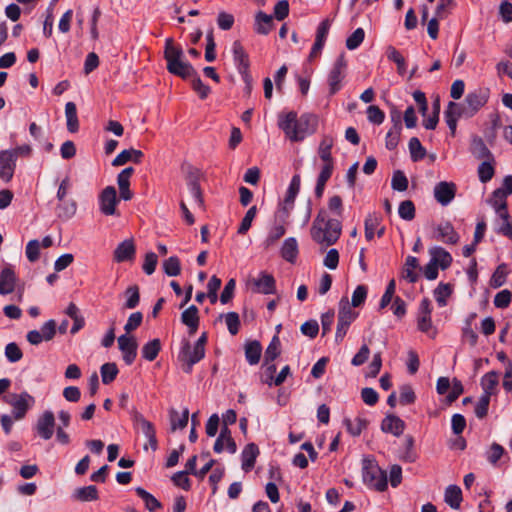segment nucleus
<instances>
[{"label": "nucleus", "mask_w": 512, "mask_h": 512, "mask_svg": "<svg viewBox=\"0 0 512 512\" xmlns=\"http://www.w3.org/2000/svg\"><path fill=\"white\" fill-rule=\"evenodd\" d=\"M136 494L144 501L145 507L150 512H155L156 510L162 507L161 503L149 492H147L142 487H137L135 489Z\"/></svg>", "instance_id": "49530a36"}, {"label": "nucleus", "mask_w": 512, "mask_h": 512, "mask_svg": "<svg viewBox=\"0 0 512 512\" xmlns=\"http://www.w3.org/2000/svg\"><path fill=\"white\" fill-rule=\"evenodd\" d=\"M163 270L166 275L174 277L181 272L180 260L176 256H171L163 262Z\"/></svg>", "instance_id": "3c124183"}, {"label": "nucleus", "mask_w": 512, "mask_h": 512, "mask_svg": "<svg viewBox=\"0 0 512 512\" xmlns=\"http://www.w3.org/2000/svg\"><path fill=\"white\" fill-rule=\"evenodd\" d=\"M341 231V222L338 219L329 218L328 212L321 209L312 223L310 234L316 243L328 247L338 241Z\"/></svg>", "instance_id": "7ed1b4c3"}, {"label": "nucleus", "mask_w": 512, "mask_h": 512, "mask_svg": "<svg viewBox=\"0 0 512 512\" xmlns=\"http://www.w3.org/2000/svg\"><path fill=\"white\" fill-rule=\"evenodd\" d=\"M362 479L363 482L371 489L379 492H383L387 489V473L382 470L373 459H363Z\"/></svg>", "instance_id": "20e7f679"}, {"label": "nucleus", "mask_w": 512, "mask_h": 512, "mask_svg": "<svg viewBox=\"0 0 512 512\" xmlns=\"http://www.w3.org/2000/svg\"><path fill=\"white\" fill-rule=\"evenodd\" d=\"M256 213H257L256 206H252L248 209V211L246 212V214H245L244 218L242 219L241 224L238 228V234L244 235L248 232V230L251 227L252 221L256 216Z\"/></svg>", "instance_id": "052dcab7"}, {"label": "nucleus", "mask_w": 512, "mask_h": 512, "mask_svg": "<svg viewBox=\"0 0 512 512\" xmlns=\"http://www.w3.org/2000/svg\"><path fill=\"white\" fill-rule=\"evenodd\" d=\"M205 356V352H198L197 347L191 348L190 343L185 341L182 345L179 353V360L183 362V371L185 373H191L193 366L202 360Z\"/></svg>", "instance_id": "9d476101"}, {"label": "nucleus", "mask_w": 512, "mask_h": 512, "mask_svg": "<svg viewBox=\"0 0 512 512\" xmlns=\"http://www.w3.org/2000/svg\"><path fill=\"white\" fill-rule=\"evenodd\" d=\"M489 96L490 91L488 88H478L469 92L463 102L467 110V117L474 116L488 102Z\"/></svg>", "instance_id": "6e6552de"}, {"label": "nucleus", "mask_w": 512, "mask_h": 512, "mask_svg": "<svg viewBox=\"0 0 512 512\" xmlns=\"http://www.w3.org/2000/svg\"><path fill=\"white\" fill-rule=\"evenodd\" d=\"M472 153L478 159H485L491 156L489 149L486 147L485 143L481 138H475L472 142Z\"/></svg>", "instance_id": "680f3d73"}, {"label": "nucleus", "mask_w": 512, "mask_h": 512, "mask_svg": "<svg viewBox=\"0 0 512 512\" xmlns=\"http://www.w3.org/2000/svg\"><path fill=\"white\" fill-rule=\"evenodd\" d=\"M456 190L453 182L441 181L434 187V197L438 203L447 206L455 198Z\"/></svg>", "instance_id": "f3484780"}, {"label": "nucleus", "mask_w": 512, "mask_h": 512, "mask_svg": "<svg viewBox=\"0 0 512 512\" xmlns=\"http://www.w3.org/2000/svg\"><path fill=\"white\" fill-rule=\"evenodd\" d=\"M254 290L262 294L275 293V279L272 275L262 272L252 280Z\"/></svg>", "instance_id": "412c9836"}, {"label": "nucleus", "mask_w": 512, "mask_h": 512, "mask_svg": "<svg viewBox=\"0 0 512 512\" xmlns=\"http://www.w3.org/2000/svg\"><path fill=\"white\" fill-rule=\"evenodd\" d=\"M55 429V417L52 411H44L38 418L35 430L40 438L49 440L52 438Z\"/></svg>", "instance_id": "ddd939ff"}, {"label": "nucleus", "mask_w": 512, "mask_h": 512, "mask_svg": "<svg viewBox=\"0 0 512 512\" xmlns=\"http://www.w3.org/2000/svg\"><path fill=\"white\" fill-rule=\"evenodd\" d=\"M65 116L67 120V129L71 133H75L79 129V121L77 117V108L75 103L67 102L65 105Z\"/></svg>", "instance_id": "4c0bfd02"}, {"label": "nucleus", "mask_w": 512, "mask_h": 512, "mask_svg": "<svg viewBox=\"0 0 512 512\" xmlns=\"http://www.w3.org/2000/svg\"><path fill=\"white\" fill-rule=\"evenodd\" d=\"M77 211V203L75 200H63L56 207L57 216L62 220L71 219Z\"/></svg>", "instance_id": "c9c22d12"}, {"label": "nucleus", "mask_w": 512, "mask_h": 512, "mask_svg": "<svg viewBox=\"0 0 512 512\" xmlns=\"http://www.w3.org/2000/svg\"><path fill=\"white\" fill-rule=\"evenodd\" d=\"M15 153L13 151L2 150L0 152V179L9 182L16 168Z\"/></svg>", "instance_id": "dca6fc26"}, {"label": "nucleus", "mask_w": 512, "mask_h": 512, "mask_svg": "<svg viewBox=\"0 0 512 512\" xmlns=\"http://www.w3.org/2000/svg\"><path fill=\"white\" fill-rule=\"evenodd\" d=\"M347 61L344 53L340 54L328 74V85L330 95L336 94L341 89V82L345 77Z\"/></svg>", "instance_id": "0eeeda50"}, {"label": "nucleus", "mask_w": 512, "mask_h": 512, "mask_svg": "<svg viewBox=\"0 0 512 512\" xmlns=\"http://www.w3.org/2000/svg\"><path fill=\"white\" fill-rule=\"evenodd\" d=\"M380 225V218L375 213L369 214L364 222L365 226V237L368 241H371L374 238L375 230Z\"/></svg>", "instance_id": "8fccbe9b"}, {"label": "nucleus", "mask_w": 512, "mask_h": 512, "mask_svg": "<svg viewBox=\"0 0 512 512\" xmlns=\"http://www.w3.org/2000/svg\"><path fill=\"white\" fill-rule=\"evenodd\" d=\"M381 429L383 432L391 433L398 437L403 433L405 423L396 415H387L381 423Z\"/></svg>", "instance_id": "393cba45"}, {"label": "nucleus", "mask_w": 512, "mask_h": 512, "mask_svg": "<svg viewBox=\"0 0 512 512\" xmlns=\"http://www.w3.org/2000/svg\"><path fill=\"white\" fill-rule=\"evenodd\" d=\"M507 196L503 192V188H497L493 191L491 197L488 200V203L495 209L504 208L507 205L506 203Z\"/></svg>", "instance_id": "e2e57ef3"}, {"label": "nucleus", "mask_w": 512, "mask_h": 512, "mask_svg": "<svg viewBox=\"0 0 512 512\" xmlns=\"http://www.w3.org/2000/svg\"><path fill=\"white\" fill-rule=\"evenodd\" d=\"M282 257L288 262H294L298 255V244L295 238H287L281 248Z\"/></svg>", "instance_id": "ea45409f"}, {"label": "nucleus", "mask_w": 512, "mask_h": 512, "mask_svg": "<svg viewBox=\"0 0 512 512\" xmlns=\"http://www.w3.org/2000/svg\"><path fill=\"white\" fill-rule=\"evenodd\" d=\"M387 58L397 65V72L399 75H404L407 70L405 58L401 53L393 46H388L386 50Z\"/></svg>", "instance_id": "79ce46f5"}, {"label": "nucleus", "mask_w": 512, "mask_h": 512, "mask_svg": "<svg viewBox=\"0 0 512 512\" xmlns=\"http://www.w3.org/2000/svg\"><path fill=\"white\" fill-rule=\"evenodd\" d=\"M445 502L453 509H458L462 502V491L457 485H449L444 494Z\"/></svg>", "instance_id": "f704fd0d"}, {"label": "nucleus", "mask_w": 512, "mask_h": 512, "mask_svg": "<svg viewBox=\"0 0 512 512\" xmlns=\"http://www.w3.org/2000/svg\"><path fill=\"white\" fill-rule=\"evenodd\" d=\"M466 112L464 103L449 102L444 114L452 135L455 134L458 119L462 117L468 118Z\"/></svg>", "instance_id": "2eb2a0df"}, {"label": "nucleus", "mask_w": 512, "mask_h": 512, "mask_svg": "<svg viewBox=\"0 0 512 512\" xmlns=\"http://www.w3.org/2000/svg\"><path fill=\"white\" fill-rule=\"evenodd\" d=\"M102 382L104 384L111 383L118 374V368L115 363H105L100 368Z\"/></svg>", "instance_id": "864d4df0"}, {"label": "nucleus", "mask_w": 512, "mask_h": 512, "mask_svg": "<svg viewBox=\"0 0 512 512\" xmlns=\"http://www.w3.org/2000/svg\"><path fill=\"white\" fill-rule=\"evenodd\" d=\"M365 37V32L362 28H357L346 40V47L349 50H354L360 46Z\"/></svg>", "instance_id": "69168bd1"}, {"label": "nucleus", "mask_w": 512, "mask_h": 512, "mask_svg": "<svg viewBox=\"0 0 512 512\" xmlns=\"http://www.w3.org/2000/svg\"><path fill=\"white\" fill-rule=\"evenodd\" d=\"M300 183V176L298 174L294 175L287 189L282 207L279 209L277 213V216L279 217L282 223H284L290 215V212L294 205L295 198L300 190Z\"/></svg>", "instance_id": "1a4fd4ad"}, {"label": "nucleus", "mask_w": 512, "mask_h": 512, "mask_svg": "<svg viewBox=\"0 0 512 512\" xmlns=\"http://www.w3.org/2000/svg\"><path fill=\"white\" fill-rule=\"evenodd\" d=\"M161 350V343L159 339H153L143 345L141 349L142 356L147 361H153L157 358Z\"/></svg>", "instance_id": "a18cd8bd"}, {"label": "nucleus", "mask_w": 512, "mask_h": 512, "mask_svg": "<svg viewBox=\"0 0 512 512\" xmlns=\"http://www.w3.org/2000/svg\"><path fill=\"white\" fill-rule=\"evenodd\" d=\"M280 340L278 336H274L265 351V362L274 361L280 354Z\"/></svg>", "instance_id": "13d9d810"}, {"label": "nucleus", "mask_w": 512, "mask_h": 512, "mask_svg": "<svg viewBox=\"0 0 512 512\" xmlns=\"http://www.w3.org/2000/svg\"><path fill=\"white\" fill-rule=\"evenodd\" d=\"M344 423L352 436H359L368 426V421L361 417H357L354 420L345 419Z\"/></svg>", "instance_id": "de8ad7c7"}, {"label": "nucleus", "mask_w": 512, "mask_h": 512, "mask_svg": "<svg viewBox=\"0 0 512 512\" xmlns=\"http://www.w3.org/2000/svg\"><path fill=\"white\" fill-rule=\"evenodd\" d=\"M399 216L406 221H411L415 217V206L411 200L402 201L398 208Z\"/></svg>", "instance_id": "4d7b16f0"}, {"label": "nucleus", "mask_w": 512, "mask_h": 512, "mask_svg": "<svg viewBox=\"0 0 512 512\" xmlns=\"http://www.w3.org/2000/svg\"><path fill=\"white\" fill-rule=\"evenodd\" d=\"M187 186H188L190 194L192 195L195 203L198 206H202V204H203L202 192H201L197 177L194 174H190L189 177L187 178Z\"/></svg>", "instance_id": "09e8293b"}, {"label": "nucleus", "mask_w": 512, "mask_h": 512, "mask_svg": "<svg viewBox=\"0 0 512 512\" xmlns=\"http://www.w3.org/2000/svg\"><path fill=\"white\" fill-rule=\"evenodd\" d=\"M431 313V301L428 298L422 299L419 305L417 320V326L420 331L428 332L429 329L432 327Z\"/></svg>", "instance_id": "a211bd4d"}, {"label": "nucleus", "mask_w": 512, "mask_h": 512, "mask_svg": "<svg viewBox=\"0 0 512 512\" xmlns=\"http://www.w3.org/2000/svg\"><path fill=\"white\" fill-rule=\"evenodd\" d=\"M358 316V313L353 311L347 297H343L339 302L338 319L352 323Z\"/></svg>", "instance_id": "37998d69"}, {"label": "nucleus", "mask_w": 512, "mask_h": 512, "mask_svg": "<svg viewBox=\"0 0 512 512\" xmlns=\"http://www.w3.org/2000/svg\"><path fill=\"white\" fill-rule=\"evenodd\" d=\"M401 133V125L399 121L394 125V127L387 133L386 135V148L389 150H393L397 147L400 139Z\"/></svg>", "instance_id": "6e6d98bb"}, {"label": "nucleus", "mask_w": 512, "mask_h": 512, "mask_svg": "<svg viewBox=\"0 0 512 512\" xmlns=\"http://www.w3.org/2000/svg\"><path fill=\"white\" fill-rule=\"evenodd\" d=\"M258 455H259V449L256 444L249 443L244 447L242 454H241V458H242V469L245 472L250 471L254 467L255 461H256V458Z\"/></svg>", "instance_id": "bb28decb"}, {"label": "nucleus", "mask_w": 512, "mask_h": 512, "mask_svg": "<svg viewBox=\"0 0 512 512\" xmlns=\"http://www.w3.org/2000/svg\"><path fill=\"white\" fill-rule=\"evenodd\" d=\"M126 302L124 307L127 309H134L140 301L139 288L136 285L130 286L125 291Z\"/></svg>", "instance_id": "5fc2aeb1"}, {"label": "nucleus", "mask_w": 512, "mask_h": 512, "mask_svg": "<svg viewBox=\"0 0 512 512\" xmlns=\"http://www.w3.org/2000/svg\"><path fill=\"white\" fill-rule=\"evenodd\" d=\"M436 239L446 244H456L459 241V235L450 222H444L436 228Z\"/></svg>", "instance_id": "4be33fe9"}, {"label": "nucleus", "mask_w": 512, "mask_h": 512, "mask_svg": "<svg viewBox=\"0 0 512 512\" xmlns=\"http://www.w3.org/2000/svg\"><path fill=\"white\" fill-rule=\"evenodd\" d=\"M499 383L498 373L491 371L486 373L481 379V386L483 389L482 395H487L488 398L495 393L496 387Z\"/></svg>", "instance_id": "72a5a7b5"}, {"label": "nucleus", "mask_w": 512, "mask_h": 512, "mask_svg": "<svg viewBox=\"0 0 512 512\" xmlns=\"http://www.w3.org/2000/svg\"><path fill=\"white\" fill-rule=\"evenodd\" d=\"M273 27V18L262 11L255 16L254 30L261 35H267Z\"/></svg>", "instance_id": "2f4dec72"}, {"label": "nucleus", "mask_w": 512, "mask_h": 512, "mask_svg": "<svg viewBox=\"0 0 512 512\" xmlns=\"http://www.w3.org/2000/svg\"><path fill=\"white\" fill-rule=\"evenodd\" d=\"M72 497L81 502L96 501L99 498L96 486L89 485L74 490Z\"/></svg>", "instance_id": "473e14b6"}, {"label": "nucleus", "mask_w": 512, "mask_h": 512, "mask_svg": "<svg viewBox=\"0 0 512 512\" xmlns=\"http://www.w3.org/2000/svg\"><path fill=\"white\" fill-rule=\"evenodd\" d=\"M164 59L169 73L182 79L192 78V88L199 97L201 99L208 97L210 87L202 82L194 67L184 60V52L180 46L175 45L173 38L165 40Z\"/></svg>", "instance_id": "f257e3e1"}, {"label": "nucleus", "mask_w": 512, "mask_h": 512, "mask_svg": "<svg viewBox=\"0 0 512 512\" xmlns=\"http://www.w3.org/2000/svg\"><path fill=\"white\" fill-rule=\"evenodd\" d=\"M409 150L411 154V159L413 161L422 160L426 155L425 148L422 146L421 142L416 137L410 139Z\"/></svg>", "instance_id": "603ef678"}, {"label": "nucleus", "mask_w": 512, "mask_h": 512, "mask_svg": "<svg viewBox=\"0 0 512 512\" xmlns=\"http://www.w3.org/2000/svg\"><path fill=\"white\" fill-rule=\"evenodd\" d=\"M233 60L237 67L238 72L242 75V78L246 84V90L249 93L252 87V77L249 74V57L246 53L241 42L236 40L232 44Z\"/></svg>", "instance_id": "39448f33"}, {"label": "nucleus", "mask_w": 512, "mask_h": 512, "mask_svg": "<svg viewBox=\"0 0 512 512\" xmlns=\"http://www.w3.org/2000/svg\"><path fill=\"white\" fill-rule=\"evenodd\" d=\"M391 186L394 190L403 192L406 191L408 188V179L405 176V174L397 170L393 173L392 180H391Z\"/></svg>", "instance_id": "bf43d9fd"}, {"label": "nucleus", "mask_w": 512, "mask_h": 512, "mask_svg": "<svg viewBox=\"0 0 512 512\" xmlns=\"http://www.w3.org/2000/svg\"><path fill=\"white\" fill-rule=\"evenodd\" d=\"M223 441L226 442V449L229 453L234 454L237 450V446L233 438L231 437V432L228 429L227 425H224L220 431L218 438L214 443V451L216 453H221L223 451Z\"/></svg>", "instance_id": "b1692460"}, {"label": "nucleus", "mask_w": 512, "mask_h": 512, "mask_svg": "<svg viewBox=\"0 0 512 512\" xmlns=\"http://www.w3.org/2000/svg\"><path fill=\"white\" fill-rule=\"evenodd\" d=\"M494 167L488 161L482 162L478 167V176L481 182L486 183L492 179Z\"/></svg>", "instance_id": "774afa93"}, {"label": "nucleus", "mask_w": 512, "mask_h": 512, "mask_svg": "<svg viewBox=\"0 0 512 512\" xmlns=\"http://www.w3.org/2000/svg\"><path fill=\"white\" fill-rule=\"evenodd\" d=\"M143 157V153L140 150L136 149H127L120 152L112 161L113 166H122L129 161L134 163H140Z\"/></svg>", "instance_id": "c756f323"}, {"label": "nucleus", "mask_w": 512, "mask_h": 512, "mask_svg": "<svg viewBox=\"0 0 512 512\" xmlns=\"http://www.w3.org/2000/svg\"><path fill=\"white\" fill-rule=\"evenodd\" d=\"M16 275L11 266H5L0 272V294L7 295L14 291Z\"/></svg>", "instance_id": "5701e85b"}, {"label": "nucleus", "mask_w": 512, "mask_h": 512, "mask_svg": "<svg viewBox=\"0 0 512 512\" xmlns=\"http://www.w3.org/2000/svg\"><path fill=\"white\" fill-rule=\"evenodd\" d=\"M224 318L228 331L232 335H236L240 327L239 315L236 312H228L227 314L224 315Z\"/></svg>", "instance_id": "338daca9"}, {"label": "nucleus", "mask_w": 512, "mask_h": 512, "mask_svg": "<svg viewBox=\"0 0 512 512\" xmlns=\"http://www.w3.org/2000/svg\"><path fill=\"white\" fill-rule=\"evenodd\" d=\"M333 169H334L333 162H324V165L321 168V171L319 173V176L317 178V183L315 186L316 197H318V198L322 197L326 183L330 179Z\"/></svg>", "instance_id": "cd10ccee"}, {"label": "nucleus", "mask_w": 512, "mask_h": 512, "mask_svg": "<svg viewBox=\"0 0 512 512\" xmlns=\"http://www.w3.org/2000/svg\"><path fill=\"white\" fill-rule=\"evenodd\" d=\"M419 268V261L414 256H408L403 268V277L410 283L417 282L419 275L415 272Z\"/></svg>", "instance_id": "e433bc0d"}, {"label": "nucleus", "mask_w": 512, "mask_h": 512, "mask_svg": "<svg viewBox=\"0 0 512 512\" xmlns=\"http://www.w3.org/2000/svg\"><path fill=\"white\" fill-rule=\"evenodd\" d=\"M431 259L438 267L446 269L451 265L452 256L442 247H433L429 250Z\"/></svg>", "instance_id": "7c9ffc66"}, {"label": "nucleus", "mask_w": 512, "mask_h": 512, "mask_svg": "<svg viewBox=\"0 0 512 512\" xmlns=\"http://www.w3.org/2000/svg\"><path fill=\"white\" fill-rule=\"evenodd\" d=\"M262 353L261 344L258 341H251L245 346V357L250 365L258 364Z\"/></svg>", "instance_id": "a19ab883"}, {"label": "nucleus", "mask_w": 512, "mask_h": 512, "mask_svg": "<svg viewBox=\"0 0 512 512\" xmlns=\"http://www.w3.org/2000/svg\"><path fill=\"white\" fill-rule=\"evenodd\" d=\"M504 453L505 450L500 444L493 443L489 450L486 452V458L490 464L496 465Z\"/></svg>", "instance_id": "0e129e2a"}, {"label": "nucleus", "mask_w": 512, "mask_h": 512, "mask_svg": "<svg viewBox=\"0 0 512 512\" xmlns=\"http://www.w3.org/2000/svg\"><path fill=\"white\" fill-rule=\"evenodd\" d=\"M118 347L122 353L124 362L131 365L137 356L138 344L133 336L124 334L118 337Z\"/></svg>", "instance_id": "4468645a"}, {"label": "nucleus", "mask_w": 512, "mask_h": 512, "mask_svg": "<svg viewBox=\"0 0 512 512\" xmlns=\"http://www.w3.org/2000/svg\"><path fill=\"white\" fill-rule=\"evenodd\" d=\"M278 125L290 141L300 142L316 131L317 119L311 114L298 117L296 112L290 111L280 117Z\"/></svg>", "instance_id": "f03ea898"}, {"label": "nucleus", "mask_w": 512, "mask_h": 512, "mask_svg": "<svg viewBox=\"0 0 512 512\" xmlns=\"http://www.w3.org/2000/svg\"><path fill=\"white\" fill-rule=\"evenodd\" d=\"M189 420V410L186 408L180 414L176 409L171 408L169 410V421H170V430L171 432H175L177 429H184Z\"/></svg>", "instance_id": "c85d7f7f"}, {"label": "nucleus", "mask_w": 512, "mask_h": 512, "mask_svg": "<svg viewBox=\"0 0 512 512\" xmlns=\"http://www.w3.org/2000/svg\"><path fill=\"white\" fill-rule=\"evenodd\" d=\"M453 291V287L449 283H440L434 289V297L436 299L437 304L440 307H444L447 305V299L451 296Z\"/></svg>", "instance_id": "c03bdc74"}, {"label": "nucleus", "mask_w": 512, "mask_h": 512, "mask_svg": "<svg viewBox=\"0 0 512 512\" xmlns=\"http://www.w3.org/2000/svg\"><path fill=\"white\" fill-rule=\"evenodd\" d=\"M181 321L188 327L190 335L195 334L199 326L198 308L191 305L184 310L181 314Z\"/></svg>", "instance_id": "a878e982"}, {"label": "nucleus", "mask_w": 512, "mask_h": 512, "mask_svg": "<svg viewBox=\"0 0 512 512\" xmlns=\"http://www.w3.org/2000/svg\"><path fill=\"white\" fill-rule=\"evenodd\" d=\"M334 145V139L330 135H324L318 147V155L323 162H333L331 149Z\"/></svg>", "instance_id": "58836bf2"}, {"label": "nucleus", "mask_w": 512, "mask_h": 512, "mask_svg": "<svg viewBox=\"0 0 512 512\" xmlns=\"http://www.w3.org/2000/svg\"><path fill=\"white\" fill-rule=\"evenodd\" d=\"M136 248L132 239H127L118 244L113 253L114 261L120 263L133 260Z\"/></svg>", "instance_id": "6ab92c4d"}, {"label": "nucleus", "mask_w": 512, "mask_h": 512, "mask_svg": "<svg viewBox=\"0 0 512 512\" xmlns=\"http://www.w3.org/2000/svg\"><path fill=\"white\" fill-rule=\"evenodd\" d=\"M119 202L115 187H105L99 195L100 211L106 215L111 216L116 214V205Z\"/></svg>", "instance_id": "f8f14e48"}, {"label": "nucleus", "mask_w": 512, "mask_h": 512, "mask_svg": "<svg viewBox=\"0 0 512 512\" xmlns=\"http://www.w3.org/2000/svg\"><path fill=\"white\" fill-rule=\"evenodd\" d=\"M134 172L132 167L123 169L117 176V184L120 192V199L128 201L132 199L133 193L130 190V178Z\"/></svg>", "instance_id": "aec40b11"}, {"label": "nucleus", "mask_w": 512, "mask_h": 512, "mask_svg": "<svg viewBox=\"0 0 512 512\" xmlns=\"http://www.w3.org/2000/svg\"><path fill=\"white\" fill-rule=\"evenodd\" d=\"M56 334L55 320L45 322L40 330H31L27 333V341L32 345H38L43 341H50Z\"/></svg>", "instance_id": "9b49d317"}, {"label": "nucleus", "mask_w": 512, "mask_h": 512, "mask_svg": "<svg viewBox=\"0 0 512 512\" xmlns=\"http://www.w3.org/2000/svg\"><path fill=\"white\" fill-rule=\"evenodd\" d=\"M5 401L12 406L13 416L16 420L22 419L35 402L34 398L27 392L9 394L5 397Z\"/></svg>", "instance_id": "423d86ee"}]
</instances>
